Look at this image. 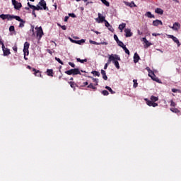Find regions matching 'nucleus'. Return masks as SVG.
I'll return each instance as SVG.
<instances>
[{
	"label": "nucleus",
	"instance_id": "1",
	"mask_svg": "<svg viewBox=\"0 0 181 181\" xmlns=\"http://www.w3.org/2000/svg\"><path fill=\"white\" fill-rule=\"evenodd\" d=\"M28 6L30 8V9H33V11H49V8L46 6V1L45 0H41L39 3L38 5L34 6L31 5L30 3H28Z\"/></svg>",
	"mask_w": 181,
	"mask_h": 181
},
{
	"label": "nucleus",
	"instance_id": "23",
	"mask_svg": "<svg viewBox=\"0 0 181 181\" xmlns=\"http://www.w3.org/2000/svg\"><path fill=\"white\" fill-rule=\"evenodd\" d=\"M156 13H158V15H163V10H162V8H157L155 10Z\"/></svg>",
	"mask_w": 181,
	"mask_h": 181
},
{
	"label": "nucleus",
	"instance_id": "2",
	"mask_svg": "<svg viewBox=\"0 0 181 181\" xmlns=\"http://www.w3.org/2000/svg\"><path fill=\"white\" fill-rule=\"evenodd\" d=\"M65 74H67L68 76H77L78 74H80L81 76V72L78 68L71 69L70 70L66 71Z\"/></svg>",
	"mask_w": 181,
	"mask_h": 181
},
{
	"label": "nucleus",
	"instance_id": "33",
	"mask_svg": "<svg viewBox=\"0 0 181 181\" xmlns=\"http://www.w3.org/2000/svg\"><path fill=\"white\" fill-rule=\"evenodd\" d=\"M88 88H92V90H97V87L94 86L93 83H90L88 86Z\"/></svg>",
	"mask_w": 181,
	"mask_h": 181
},
{
	"label": "nucleus",
	"instance_id": "8",
	"mask_svg": "<svg viewBox=\"0 0 181 181\" xmlns=\"http://www.w3.org/2000/svg\"><path fill=\"white\" fill-rule=\"evenodd\" d=\"M37 30V36H39L40 39L43 36V30L42 29V27H36L35 28Z\"/></svg>",
	"mask_w": 181,
	"mask_h": 181
},
{
	"label": "nucleus",
	"instance_id": "50",
	"mask_svg": "<svg viewBox=\"0 0 181 181\" xmlns=\"http://www.w3.org/2000/svg\"><path fill=\"white\" fill-rule=\"evenodd\" d=\"M93 81H95V86H98V79H97V78H93Z\"/></svg>",
	"mask_w": 181,
	"mask_h": 181
},
{
	"label": "nucleus",
	"instance_id": "62",
	"mask_svg": "<svg viewBox=\"0 0 181 181\" xmlns=\"http://www.w3.org/2000/svg\"><path fill=\"white\" fill-rule=\"evenodd\" d=\"M86 86H88V82H84L83 87H86Z\"/></svg>",
	"mask_w": 181,
	"mask_h": 181
},
{
	"label": "nucleus",
	"instance_id": "35",
	"mask_svg": "<svg viewBox=\"0 0 181 181\" xmlns=\"http://www.w3.org/2000/svg\"><path fill=\"white\" fill-rule=\"evenodd\" d=\"M133 83H134L133 87L134 88H136V87H138V81L136 79H134L133 80Z\"/></svg>",
	"mask_w": 181,
	"mask_h": 181
},
{
	"label": "nucleus",
	"instance_id": "47",
	"mask_svg": "<svg viewBox=\"0 0 181 181\" xmlns=\"http://www.w3.org/2000/svg\"><path fill=\"white\" fill-rule=\"evenodd\" d=\"M111 25L110 24V23H108L107 21V20L106 21H105V26H106V28H108V27H110Z\"/></svg>",
	"mask_w": 181,
	"mask_h": 181
},
{
	"label": "nucleus",
	"instance_id": "57",
	"mask_svg": "<svg viewBox=\"0 0 181 181\" xmlns=\"http://www.w3.org/2000/svg\"><path fill=\"white\" fill-rule=\"evenodd\" d=\"M172 92H173V93H177V89H176V88H173V89H172Z\"/></svg>",
	"mask_w": 181,
	"mask_h": 181
},
{
	"label": "nucleus",
	"instance_id": "28",
	"mask_svg": "<svg viewBox=\"0 0 181 181\" xmlns=\"http://www.w3.org/2000/svg\"><path fill=\"white\" fill-rule=\"evenodd\" d=\"M106 90L110 92V94H115V91L112 90V88L110 86H105Z\"/></svg>",
	"mask_w": 181,
	"mask_h": 181
},
{
	"label": "nucleus",
	"instance_id": "42",
	"mask_svg": "<svg viewBox=\"0 0 181 181\" xmlns=\"http://www.w3.org/2000/svg\"><path fill=\"white\" fill-rule=\"evenodd\" d=\"M19 28H23L25 26V21H20Z\"/></svg>",
	"mask_w": 181,
	"mask_h": 181
},
{
	"label": "nucleus",
	"instance_id": "16",
	"mask_svg": "<svg viewBox=\"0 0 181 181\" xmlns=\"http://www.w3.org/2000/svg\"><path fill=\"white\" fill-rule=\"evenodd\" d=\"M68 83L70 85V87L75 90L76 88L77 87V83H76L74 81H69Z\"/></svg>",
	"mask_w": 181,
	"mask_h": 181
},
{
	"label": "nucleus",
	"instance_id": "43",
	"mask_svg": "<svg viewBox=\"0 0 181 181\" xmlns=\"http://www.w3.org/2000/svg\"><path fill=\"white\" fill-rule=\"evenodd\" d=\"M9 31L10 32H15V26L11 25L9 27Z\"/></svg>",
	"mask_w": 181,
	"mask_h": 181
},
{
	"label": "nucleus",
	"instance_id": "24",
	"mask_svg": "<svg viewBox=\"0 0 181 181\" xmlns=\"http://www.w3.org/2000/svg\"><path fill=\"white\" fill-rule=\"evenodd\" d=\"M145 15L147 18H155V15H153L150 11H147Z\"/></svg>",
	"mask_w": 181,
	"mask_h": 181
},
{
	"label": "nucleus",
	"instance_id": "45",
	"mask_svg": "<svg viewBox=\"0 0 181 181\" xmlns=\"http://www.w3.org/2000/svg\"><path fill=\"white\" fill-rule=\"evenodd\" d=\"M176 103L173 102V100H170V107H175Z\"/></svg>",
	"mask_w": 181,
	"mask_h": 181
},
{
	"label": "nucleus",
	"instance_id": "30",
	"mask_svg": "<svg viewBox=\"0 0 181 181\" xmlns=\"http://www.w3.org/2000/svg\"><path fill=\"white\" fill-rule=\"evenodd\" d=\"M146 101V104L147 105H148V107H152V104L153 103V102L152 100H149L148 99H145Z\"/></svg>",
	"mask_w": 181,
	"mask_h": 181
},
{
	"label": "nucleus",
	"instance_id": "17",
	"mask_svg": "<svg viewBox=\"0 0 181 181\" xmlns=\"http://www.w3.org/2000/svg\"><path fill=\"white\" fill-rule=\"evenodd\" d=\"M101 74L103 76V80H105V81L108 80V76H107V73L104 69L101 70Z\"/></svg>",
	"mask_w": 181,
	"mask_h": 181
},
{
	"label": "nucleus",
	"instance_id": "26",
	"mask_svg": "<svg viewBox=\"0 0 181 181\" xmlns=\"http://www.w3.org/2000/svg\"><path fill=\"white\" fill-rule=\"evenodd\" d=\"M150 100L153 102V103H156V101H158L159 100V98L156 97L154 95H151L150 98Z\"/></svg>",
	"mask_w": 181,
	"mask_h": 181
},
{
	"label": "nucleus",
	"instance_id": "55",
	"mask_svg": "<svg viewBox=\"0 0 181 181\" xmlns=\"http://www.w3.org/2000/svg\"><path fill=\"white\" fill-rule=\"evenodd\" d=\"M151 107H158V103L153 102Z\"/></svg>",
	"mask_w": 181,
	"mask_h": 181
},
{
	"label": "nucleus",
	"instance_id": "41",
	"mask_svg": "<svg viewBox=\"0 0 181 181\" xmlns=\"http://www.w3.org/2000/svg\"><path fill=\"white\" fill-rule=\"evenodd\" d=\"M102 94L104 95H108L110 94V93L108 92V90H104L102 91Z\"/></svg>",
	"mask_w": 181,
	"mask_h": 181
},
{
	"label": "nucleus",
	"instance_id": "38",
	"mask_svg": "<svg viewBox=\"0 0 181 181\" xmlns=\"http://www.w3.org/2000/svg\"><path fill=\"white\" fill-rule=\"evenodd\" d=\"M92 74H93V76H97L98 77H100V72L97 71H93Z\"/></svg>",
	"mask_w": 181,
	"mask_h": 181
},
{
	"label": "nucleus",
	"instance_id": "13",
	"mask_svg": "<svg viewBox=\"0 0 181 181\" xmlns=\"http://www.w3.org/2000/svg\"><path fill=\"white\" fill-rule=\"evenodd\" d=\"M140 59H141V57H139L138 53L136 52L134 55V62L138 63L139 62Z\"/></svg>",
	"mask_w": 181,
	"mask_h": 181
},
{
	"label": "nucleus",
	"instance_id": "44",
	"mask_svg": "<svg viewBox=\"0 0 181 181\" xmlns=\"http://www.w3.org/2000/svg\"><path fill=\"white\" fill-rule=\"evenodd\" d=\"M30 32H32L33 35H35V27L33 25L31 26Z\"/></svg>",
	"mask_w": 181,
	"mask_h": 181
},
{
	"label": "nucleus",
	"instance_id": "15",
	"mask_svg": "<svg viewBox=\"0 0 181 181\" xmlns=\"http://www.w3.org/2000/svg\"><path fill=\"white\" fill-rule=\"evenodd\" d=\"M153 26H158V25H163V23L160 20H155L153 21Z\"/></svg>",
	"mask_w": 181,
	"mask_h": 181
},
{
	"label": "nucleus",
	"instance_id": "3",
	"mask_svg": "<svg viewBox=\"0 0 181 181\" xmlns=\"http://www.w3.org/2000/svg\"><path fill=\"white\" fill-rule=\"evenodd\" d=\"M114 60H119V62H121V57H119V55H118V54H112L111 55L109 56L107 63H106V64H111L112 62L113 63Z\"/></svg>",
	"mask_w": 181,
	"mask_h": 181
},
{
	"label": "nucleus",
	"instance_id": "37",
	"mask_svg": "<svg viewBox=\"0 0 181 181\" xmlns=\"http://www.w3.org/2000/svg\"><path fill=\"white\" fill-rule=\"evenodd\" d=\"M89 43H90L91 45H101V43L97 42L91 40H89Z\"/></svg>",
	"mask_w": 181,
	"mask_h": 181
},
{
	"label": "nucleus",
	"instance_id": "61",
	"mask_svg": "<svg viewBox=\"0 0 181 181\" xmlns=\"http://www.w3.org/2000/svg\"><path fill=\"white\" fill-rule=\"evenodd\" d=\"M27 69H28L29 70H32V71H33V68H32V66L28 65V66H27Z\"/></svg>",
	"mask_w": 181,
	"mask_h": 181
},
{
	"label": "nucleus",
	"instance_id": "7",
	"mask_svg": "<svg viewBox=\"0 0 181 181\" xmlns=\"http://www.w3.org/2000/svg\"><path fill=\"white\" fill-rule=\"evenodd\" d=\"M1 19H3V21H5V19H7L8 21H11L12 19V15L11 14H1L0 15Z\"/></svg>",
	"mask_w": 181,
	"mask_h": 181
},
{
	"label": "nucleus",
	"instance_id": "20",
	"mask_svg": "<svg viewBox=\"0 0 181 181\" xmlns=\"http://www.w3.org/2000/svg\"><path fill=\"white\" fill-rule=\"evenodd\" d=\"M119 62V60L114 59L113 64L115 66L116 69H117V70H119V62Z\"/></svg>",
	"mask_w": 181,
	"mask_h": 181
},
{
	"label": "nucleus",
	"instance_id": "27",
	"mask_svg": "<svg viewBox=\"0 0 181 181\" xmlns=\"http://www.w3.org/2000/svg\"><path fill=\"white\" fill-rule=\"evenodd\" d=\"M47 74L49 77H53V69H47Z\"/></svg>",
	"mask_w": 181,
	"mask_h": 181
},
{
	"label": "nucleus",
	"instance_id": "22",
	"mask_svg": "<svg viewBox=\"0 0 181 181\" xmlns=\"http://www.w3.org/2000/svg\"><path fill=\"white\" fill-rule=\"evenodd\" d=\"M170 110L175 114H179L180 112V110L176 107H170Z\"/></svg>",
	"mask_w": 181,
	"mask_h": 181
},
{
	"label": "nucleus",
	"instance_id": "11",
	"mask_svg": "<svg viewBox=\"0 0 181 181\" xmlns=\"http://www.w3.org/2000/svg\"><path fill=\"white\" fill-rule=\"evenodd\" d=\"M124 33L126 37H131V36L133 35L132 32H131V29L129 28H126L124 30Z\"/></svg>",
	"mask_w": 181,
	"mask_h": 181
},
{
	"label": "nucleus",
	"instance_id": "4",
	"mask_svg": "<svg viewBox=\"0 0 181 181\" xmlns=\"http://www.w3.org/2000/svg\"><path fill=\"white\" fill-rule=\"evenodd\" d=\"M167 36L169 39H172L173 42H175V43H177V47H180V42L179 41V39H177V37L172 35H168Z\"/></svg>",
	"mask_w": 181,
	"mask_h": 181
},
{
	"label": "nucleus",
	"instance_id": "31",
	"mask_svg": "<svg viewBox=\"0 0 181 181\" xmlns=\"http://www.w3.org/2000/svg\"><path fill=\"white\" fill-rule=\"evenodd\" d=\"M15 9H21V8H22V4L21 3H18L16 4V5H15Z\"/></svg>",
	"mask_w": 181,
	"mask_h": 181
},
{
	"label": "nucleus",
	"instance_id": "59",
	"mask_svg": "<svg viewBox=\"0 0 181 181\" xmlns=\"http://www.w3.org/2000/svg\"><path fill=\"white\" fill-rule=\"evenodd\" d=\"M67 21H69V16H65L64 22H67Z\"/></svg>",
	"mask_w": 181,
	"mask_h": 181
},
{
	"label": "nucleus",
	"instance_id": "25",
	"mask_svg": "<svg viewBox=\"0 0 181 181\" xmlns=\"http://www.w3.org/2000/svg\"><path fill=\"white\" fill-rule=\"evenodd\" d=\"M127 26V24L124 23H122V24H120L119 25V30H121V32H122V30H124V29H125V27Z\"/></svg>",
	"mask_w": 181,
	"mask_h": 181
},
{
	"label": "nucleus",
	"instance_id": "63",
	"mask_svg": "<svg viewBox=\"0 0 181 181\" xmlns=\"http://www.w3.org/2000/svg\"><path fill=\"white\" fill-rule=\"evenodd\" d=\"M70 40H71V42H72V43H76V40H74L71 38H70Z\"/></svg>",
	"mask_w": 181,
	"mask_h": 181
},
{
	"label": "nucleus",
	"instance_id": "39",
	"mask_svg": "<svg viewBox=\"0 0 181 181\" xmlns=\"http://www.w3.org/2000/svg\"><path fill=\"white\" fill-rule=\"evenodd\" d=\"M101 2H103L106 6H110V2H108L107 0H101Z\"/></svg>",
	"mask_w": 181,
	"mask_h": 181
},
{
	"label": "nucleus",
	"instance_id": "52",
	"mask_svg": "<svg viewBox=\"0 0 181 181\" xmlns=\"http://www.w3.org/2000/svg\"><path fill=\"white\" fill-rule=\"evenodd\" d=\"M69 16H71V18H76V14H74V13H69Z\"/></svg>",
	"mask_w": 181,
	"mask_h": 181
},
{
	"label": "nucleus",
	"instance_id": "12",
	"mask_svg": "<svg viewBox=\"0 0 181 181\" xmlns=\"http://www.w3.org/2000/svg\"><path fill=\"white\" fill-rule=\"evenodd\" d=\"M171 29H173V30H179V29H180V23L175 22L173 24V27H170Z\"/></svg>",
	"mask_w": 181,
	"mask_h": 181
},
{
	"label": "nucleus",
	"instance_id": "58",
	"mask_svg": "<svg viewBox=\"0 0 181 181\" xmlns=\"http://www.w3.org/2000/svg\"><path fill=\"white\" fill-rule=\"evenodd\" d=\"M107 68H108V64H105L104 66V69L107 70Z\"/></svg>",
	"mask_w": 181,
	"mask_h": 181
},
{
	"label": "nucleus",
	"instance_id": "36",
	"mask_svg": "<svg viewBox=\"0 0 181 181\" xmlns=\"http://www.w3.org/2000/svg\"><path fill=\"white\" fill-rule=\"evenodd\" d=\"M122 49L125 52L126 54H129V49H128V48H127V46L123 47Z\"/></svg>",
	"mask_w": 181,
	"mask_h": 181
},
{
	"label": "nucleus",
	"instance_id": "18",
	"mask_svg": "<svg viewBox=\"0 0 181 181\" xmlns=\"http://www.w3.org/2000/svg\"><path fill=\"white\" fill-rule=\"evenodd\" d=\"M11 19H16L18 22H23V19L21 18L20 16L11 15Z\"/></svg>",
	"mask_w": 181,
	"mask_h": 181
},
{
	"label": "nucleus",
	"instance_id": "32",
	"mask_svg": "<svg viewBox=\"0 0 181 181\" xmlns=\"http://www.w3.org/2000/svg\"><path fill=\"white\" fill-rule=\"evenodd\" d=\"M117 43L118 46H119L122 49L124 48V47H125V45H124V42H122L120 40H119Z\"/></svg>",
	"mask_w": 181,
	"mask_h": 181
},
{
	"label": "nucleus",
	"instance_id": "10",
	"mask_svg": "<svg viewBox=\"0 0 181 181\" xmlns=\"http://www.w3.org/2000/svg\"><path fill=\"white\" fill-rule=\"evenodd\" d=\"M33 74L35 76V77H42V72H40V70L33 68Z\"/></svg>",
	"mask_w": 181,
	"mask_h": 181
},
{
	"label": "nucleus",
	"instance_id": "51",
	"mask_svg": "<svg viewBox=\"0 0 181 181\" xmlns=\"http://www.w3.org/2000/svg\"><path fill=\"white\" fill-rule=\"evenodd\" d=\"M16 4H18V1H16V0H12V4L13 5L14 8H15V5H16Z\"/></svg>",
	"mask_w": 181,
	"mask_h": 181
},
{
	"label": "nucleus",
	"instance_id": "21",
	"mask_svg": "<svg viewBox=\"0 0 181 181\" xmlns=\"http://www.w3.org/2000/svg\"><path fill=\"white\" fill-rule=\"evenodd\" d=\"M143 42L146 44V47H149L152 45V43L149 42L146 37H143Z\"/></svg>",
	"mask_w": 181,
	"mask_h": 181
},
{
	"label": "nucleus",
	"instance_id": "6",
	"mask_svg": "<svg viewBox=\"0 0 181 181\" xmlns=\"http://www.w3.org/2000/svg\"><path fill=\"white\" fill-rule=\"evenodd\" d=\"M29 46H30V44H29V42H25L24 43V48L23 51L25 56H26V53L27 54H29Z\"/></svg>",
	"mask_w": 181,
	"mask_h": 181
},
{
	"label": "nucleus",
	"instance_id": "9",
	"mask_svg": "<svg viewBox=\"0 0 181 181\" xmlns=\"http://www.w3.org/2000/svg\"><path fill=\"white\" fill-rule=\"evenodd\" d=\"M2 50L4 52V56H9L11 54V50L6 47H5V45H3Z\"/></svg>",
	"mask_w": 181,
	"mask_h": 181
},
{
	"label": "nucleus",
	"instance_id": "64",
	"mask_svg": "<svg viewBox=\"0 0 181 181\" xmlns=\"http://www.w3.org/2000/svg\"><path fill=\"white\" fill-rule=\"evenodd\" d=\"M150 76H155V73L153 71H150Z\"/></svg>",
	"mask_w": 181,
	"mask_h": 181
},
{
	"label": "nucleus",
	"instance_id": "53",
	"mask_svg": "<svg viewBox=\"0 0 181 181\" xmlns=\"http://www.w3.org/2000/svg\"><path fill=\"white\" fill-rule=\"evenodd\" d=\"M146 70L148 71V76H151V71H152V70H151L149 67H147Z\"/></svg>",
	"mask_w": 181,
	"mask_h": 181
},
{
	"label": "nucleus",
	"instance_id": "40",
	"mask_svg": "<svg viewBox=\"0 0 181 181\" xmlns=\"http://www.w3.org/2000/svg\"><path fill=\"white\" fill-rule=\"evenodd\" d=\"M55 60L57 62H58V63H59V64H62L63 66V64H64V63L62 62V59H60V58H57V57H55Z\"/></svg>",
	"mask_w": 181,
	"mask_h": 181
},
{
	"label": "nucleus",
	"instance_id": "60",
	"mask_svg": "<svg viewBox=\"0 0 181 181\" xmlns=\"http://www.w3.org/2000/svg\"><path fill=\"white\" fill-rule=\"evenodd\" d=\"M35 10H33V15L35 16V18H36V13L35 12Z\"/></svg>",
	"mask_w": 181,
	"mask_h": 181
},
{
	"label": "nucleus",
	"instance_id": "29",
	"mask_svg": "<svg viewBox=\"0 0 181 181\" xmlns=\"http://www.w3.org/2000/svg\"><path fill=\"white\" fill-rule=\"evenodd\" d=\"M76 61L79 63H87V59H81L80 58H77Z\"/></svg>",
	"mask_w": 181,
	"mask_h": 181
},
{
	"label": "nucleus",
	"instance_id": "56",
	"mask_svg": "<svg viewBox=\"0 0 181 181\" xmlns=\"http://www.w3.org/2000/svg\"><path fill=\"white\" fill-rule=\"evenodd\" d=\"M13 50L18 52V47L16 46L13 47Z\"/></svg>",
	"mask_w": 181,
	"mask_h": 181
},
{
	"label": "nucleus",
	"instance_id": "5",
	"mask_svg": "<svg viewBox=\"0 0 181 181\" xmlns=\"http://www.w3.org/2000/svg\"><path fill=\"white\" fill-rule=\"evenodd\" d=\"M98 18H95V21L98 23H103V22H105V17L101 16L100 13H98Z\"/></svg>",
	"mask_w": 181,
	"mask_h": 181
},
{
	"label": "nucleus",
	"instance_id": "34",
	"mask_svg": "<svg viewBox=\"0 0 181 181\" xmlns=\"http://www.w3.org/2000/svg\"><path fill=\"white\" fill-rule=\"evenodd\" d=\"M86 42V40H76V45H81L82 43H85Z\"/></svg>",
	"mask_w": 181,
	"mask_h": 181
},
{
	"label": "nucleus",
	"instance_id": "14",
	"mask_svg": "<svg viewBox=\"0 0 181 181\" xmlns=\"http://www.w3.org/2000/svg\"><path fill=\"white\" fill-rule=\"evenodd\" d=\"M125 5H127V6H129L130 8H136V5L134 1H131L130 3L127 1L125 2Z\"/></svg>",
	"mask_w": 181,
	"mask_h": 181
},
{
	"label": "nucleus",
	"instance_id": "19",
	"mask_svg": "<svg viewBox=\"0 0 181 181\" xmlns=\"http://www.w3.org/2000/svg\"><path fill=\"white\" fill-rule=\"evenodd\" d=\"M149 77H151V78H152L153 81H156V83H160V80H159L158 77H156V75H150Z\"/></svg>",
	"mask_w": 181,
	"mask_h": 181
},
{
	"label": "nucleus",
	"instance_id": "48",
	"mask_svg": "<svg viewBox=\"0 0 181 181\" xmlns=\"http://www.w3.org/2000/svg\"><path fill=\"white\" fill-rule=\"evenodd\" d=\"M69 65L71 66V67H73L74 69V67H76V64H74V63L73 62H69Z\"/></svg>",
	"mask_w": 181,
	"mask_h": 181
},
{
	"label": "nucleus",
	"instance_id": "49",
	"mask_svg": "<svg viewBox=\"0 0 181 181\" xmlns=\"http://www.w3.org/2000/svg\"><path fill=\"white\" fill-rule=\"evenodd\" d=\"M114 39L116 41V42H117L119 40V39H118V36H117V35L115 34L114 35Z\"/></svg>",
	"mask_w": 181,
	"mask_h": 181
},
{
	"label": "nucleus",
	"instance_id": "46",
	"mask_svg": "<svg viewBox=\"0 0 181 181\" xmlns=\"http://www.w3.org/2000/svg\"><path fill=\"white\" fill-rule=\"evenodd\" d=\"M107 28H108V30L114 33V28H112V25H110L109 27H107Z\"/></svg>",
	"mask_w": 181,
	"mask_h": 181
},
{
	"label": "nucleus",
	"instance_id": "54",
	"mask_svg": "<svg viewBox=\"0 0 181 181\" xmlns=\"http://www.w3.org/2000/svg\"><path fill=\"white\" fill-rule=\"evenodd\" d=\"M61 28L63 30H66L67 29V27L66 25H62Z\"/></svg>",
	"mask_w": 181,
	"mask_h": 181
}]
</instances>
